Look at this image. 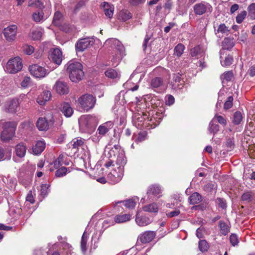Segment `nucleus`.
I'll use <instances>...</instances> for the list:
<instances>
[{"mask_svg":"<svg viewBox=\"0 0 255 255\" xmlns=\"http://www.w3.org/2000/svg\"><path fill=\"white\" fill-rule=\"evenodd\" d=\"M60 111L66 117H70L73 113V109L68 103H64L61 104L60 107Z\"/></svg>","mask_w":255,"mask_h":255,"instance_id":"nucleus-21","label":"nucleus"},{"mask_svg":"<svg viewBox=\"0 0 255 255\" xmlns=\"http://www.w3.org/2000/svg\"><path fill=\"white\" fill-rule=\"evenodd\" d=\"M11 157V152L8 149L4 150L0 147V161L9 159Z\"/></svg>","mask_w":255,"mask_h":255,"instance_id":"nucleus-39","label":"nucleus"},{"mask_svg":"<svg viewBox=\"0 0 255 255\" xmlns=\"http://www.w3.org/2000/svg\"><path fill=\"white\" fill-rule=\"evenodd\" d=\"M215 123L216 121H214V119H213L210 122L208 128L209 132L213 134H215L219 131V125Z\"/></svg>","mask_w":255,"mask_h":255,"instance_id":"nucleus-37","label":"nucleus"},{"mask_svg":"<svg viewBox=\"0 0 255 255\" xmlns=\"http://www.w3.org/2000/svg\"><path fill=\"white\" fill-rule=\"evenodd\" d=\"M3 68L6 72L14 74L22 69V65H4Z\"/></svg>","mask_w":255,"mask_h":255,"instance_id":"nucleus-20","label":"nucleus"},{"mask_svg":"<svg viewBox=\"0 0 255 255\" xmlns=\"http://www.w3.org/2000/svg\"><path fill=\"white\" fill-rule=\"evenodd\" d=\"M249 14L251 18L253 19H255V3H253L251 4L248 8Z\"/></svg>","mask_w":255,"mask_h":255,"instance_id":"nucleus-50","label":"nucleus"},{"mask_svg":"<svg viewBox=\"0 0 255 255\" xmlns=\"http://www.w3.org/2000/svg\"><path fill=\"white\" fill-rule=\"evenodd\" d=\"M43 33V29L40 28L33 29L29 33V37L33 40H39L42 37Z\"/></svg>","mask_w":255,"mask_h":255,"instance_id":"nucleus-26","label":"nucleus"},{"mask_svg":"<svg viewBox=\"0 0 255 255\" xmlns=\"http://www.w3.org/2000/svg\"><path fill=\"white\" fill-rule=\"evenodd\" d=\"M45 148V143L43 141H38L32 147V150L34 154L41 153Z\"/></svg>","mask_w":255,"mask_h":255,"instance_id":"nucleus-28","label":"nucleus"},{"mask_svg":"<svg viewBox=\"0 0 255 255\" xmlns=\"http://www.w3.org/2000/svg\"><path fill=\"white\" fill-rule=\"evenodd\" d=\"M36 126L40 130H47L49 128V123L45 118H40L37 121Z\"/></svg>","mask_w":255,"mask_h":255,"instance_id":"nucleus-24","label":"nucleus"},{"mask_svg":"<svg viewBox=\"0 0 255 255\" xmlns=\"http://www.w3.org/2000/svg\"><path fill=\"white\" fill-rule=\"evenodd\" d=\"M78 103L80 106L84 110L88 111L93 108L96 99L95 97L91 94H85L81 96L78 99Z\"/></svg>","mask_w":255,"mask_h":255,"instance_id":"nucleus-4","label":"nucleus"},{"mask_svg":"<svg viewBox=\"0 0 255 255\" xmlns=\"http://www.w3.org/2000/svg\"><path fill=\"white\" fill-rule=\"evenodd\" d=\"M49 185L47 184H42L41 186L40 194L41 196L44 197L48 193V190Z\"/></svg>","mask_w":255,"mask_h":255,"instance_id":"nucleus-57","label":"nucleus"},{"mask_svg":"<svg viewBox=\"0 0 255 255\" xmlns=\"http://www.w3.org/2000/svg\"><path fill=\"white\" fill-rule=\"evenodd\" d=\"M233 98L232 96H230L228 98L227 100L224 104V109L226 110L229 109L233 106Z\"/></svg>","mask_w":255,"mask_h":255,"instance_id":"nucleus-58","label":"nucleus"},{"mask_svg":"<svg viewBox=\"0 0 255 255\" xmlns=\"http://www.w3.org/2000/svg\"><path fill=\"white\" fill-rule=\"evenodd\" d=\"M51 93L50 91H44L37 98V102L40 105H43L51 98Z\"/></svg>","mask_w":255,"mask_h":255,"instance_id":"nucleus-18","label":"nucleus"},{"mask_svg":"<svg viewBox=\"0 0 255 255\" xmlns=\"http://www.w3.org/2000/svg\"><path fill=\"white\" fill-rule=\"evenodd\" d=\"M163 85V80L160 77H155L151 80L150 86L155 91L159 89Z\"/></svg>","mask_w":255,"mask_h":255,"instance_id":"nucleus-23","label":"nucleus"},{"mask_svg":"<svg viewBox=\"0 0 255 255\" xmlns=\"http://www.w3.org/2000/svg\"><path fill=\"white\" fill-rule=\"evenodd\" d=\"M193 10L196 15H201L207 12H211L212 7L209 3L202 1L195 4L193 6Z\"/></svg>","mask_w":255,"mask_h":255,"instance_id":"nucleus-9","label":"nucleus"},{"mask_svg":"<svg viewBox=\"0 0 255 255\" xmlns=\"http://www.w3.org/2000/svg\"><path fill=\"white\" fill-rule=\"evenodd\" d=\"M124 168L123 167H115L108 174L107 179L112 184L119 182L122 179L124 175Z\"/></svg>","mask_w":255,"mask_h":255,"instance_id":"nucleus-6","label":"nucleus"},{"mask_svg":"<svg viewBox=\"0 0 255 255\" xmlns=\"http://www.w3.org/2000/svg\"><path fill=\"white\" fill-rule=\"evenodd\" d=\"M31 83V79L29 77H25L21 82V86L22 88L28 87Z\"/></svg>","mask_w":255,"mask_h":255,"instance_id":"nucleus-55","label":"nucleus"},{"mask_svg":"<svg viewBox=\"0 0 255 255\" xmlns=\"http://www.w3.org/2000/svg\"><path fill=\"white\" fill-rule=\"evenodd\" d=\"M26 151V146L23 143H19L15 146V152L16 155L19 157H24L25 155Z\"/></svg>","mask_w":255,"mask_h":255,"instance_id":"nucleus-27","label":"nucleus"},{"mask_svg":"<svg viewBox=\"0 0 255 255\" xmlns=\"http://www.w3.org/2000/svg\"><path fill=\"white\" fill-rule=\"evenodd\" d=\"M219 227L220 233L224 236L226 235L230 231L229 227L223 221L219 222Z\"/></svg>","mask_w":255,"mask_h":255,"instance_id":"nucleus-40","label":"nucleus"},{"mask_svg":"<svg viewBox=\"0 0 255 255\" xmlns=\"http://www.w3.org/2000/svg\"><path fill=\"white\" fill-rule=\"evenodd\" d=\"M255 196L252 191H246L242 196V200L246 203H250L255 200Z\"/></svg>","mask_w":255,"mask_h":255,"instance_id":"nucleus-31","label":"nucleus"},{"mask_svg":"<svg viewBox=\"0 0 255 255\" xmlns=\"http://www.w3.org/2000/svg\"><path fill=\"white\" fill-rule=\"evenodd\" d=\"M136 224L141 227L149 225L150 223V220L148 217L145 216H139L137 214L135 218Z\"/></svg>","mask_w":255,"mask_h":255,"instance_id":"nucleus-25","label":"nucleus"},{"mask_svg":"<svg viewBox=\"0 0 255 255\" xmlns=\"http://www.w3.org/2000/svg\"><path fill=\"white\" fill-rule=\"evenodd\" d=\"M190 55L193 58L199 59L204 56L205 50L202 47L198 45L191 49Z\"/></svg>","mask_w":255,"mask_h":255,"instance_id":"nucleus-16","label":"nucleus"},{"mask_svg":"<svg viewBox=\"0 0 255 255\" xmlns=\"http://www.w3.org/2000/svg\"><path fill=\"white\" fill-rule=\"evenodd\" d=\"M138 201V198L134 196L131 199H128L125 201H118L116 202L115 204L117 205L119 203H123L124 205L128 209H132L134 208L136 205V203Z\"/></svg>","mask_w":255,"mask_h":255,"instance_id":"nucleus-22","label":"nucleus"},{"mask_svg":"<svg viewBox=\"0 0 255 255\" xmlns=\"http://www.w3.org/2000/svg\"><path fill=\"white\" fill-rule=\"evenodd\" d=\"M56 68V67H53L51 69L48 70L40 65H29L28 69L30 74L34 77L41 78L44 77L50 71L53 70Z\"/></svg>","mask_w":255,"mask_h":255,"instance_id":"nucleus-5","label":"nucleus"},{"mask_svg":"<svg viewBox=\"0 0 255 255\" xmlns=\"http://www.w3.org/2000/svg\"><path fill=\"white\" fill-rule=\"evenodd\" d=\"M185 47L183 44L179 43L174 48V54L178 57H180L183 53Z\"/></svg>","mask_w":255,"mask_h":255,"instance_id":"nucleus-41","label":"nucleus"},{"mask_svg":"<svg viewBox=\"0 0 255 255\" xmlns=\"http://www.w3.org/2000/svg\"><path fill=\"white\" fill-rule=\"evenodd\" d=\"M247 15V12L245 10L242 11L236 17V21L238 23H241Z\"/></svg>","mask_w":255,"mask_h":255,"instance_id":"nucleus-53","label":"nucleus"},{"mask_svg":"<svg viewBox=\"0 0 255 255\" xmlns=\"http://www.w3.org/2000/svg\"><path fill=\"white\" fill-rule=\"evenodd\" d=\"M180 212L179 210H175V211H171L168 213L166 214V215L168 217L172 218L173 217L177 216L179 215Z\"/></svg>","mask_w":255,"mask_h":255,"instance_id":"nucleus-64","label":"nucleus"},{"mask_svg":"<svg viewBox=\"0 0 255 255\" xmlns=\"http://www.w3.org/2000/svg\"><path fill=\"white\" fill-rule=\"evenodd\" d=\"M48 57L55 64H61L62 60V52L57 48L51 49Z\"/></svg>","mask_w":255,"mask_h":255,"instance_id":"nucleus-14","label":"nucleus"},{"mask_svg":"<svg viewBox=\"0 0 255 255\" xmlns=\"http://www.w3.org/2000/svg\"><path fill=\"white\" fill-rule=\"evenodd\" d=\"M81 128H83L85 132L91 131L95 126V120L91 116L82 117L79 121Z\"/></svg>","mask_w":255,"mask_h":255,"instance_id":"nucleus-7","label":"nucleus"},{"mask_svg":"<svg viewBox=\"0 0 255 255\" xmlns=\"http://www.w3.org/2000/svg\"><path fill=\"white\" fill-rule=\"evenodd\" d=\"M17 27L15 24L9 25L4 28L3 33L4 38L8 42L14 41L17 34Z\"/></svg>","mask_w":255,"mask_h":255,"instance_id":"nucleus-10","label":"nucleus"},{"mask_svg":"<svg viewBox=\"0 0 255 255\" xmlns=\"http://www.w3.org/2000/svg\"><path fill=\"white\" fill-rule=\"evenodd\" d=\"M216 203L218 205L219 207L222 209L226 208V202L225 200L222 198H218L216 199Z\"/></svg>","mask_w":255,"mask_h":255,"instance_id":"nucleus-59","label":"nucleus"},{"mask_svg":"<svg viewBox=\"0 0 255 255\" xmlns=\"http://www.w3.org/2000/svg\"><path fill=\"white\" fill-rule=\"evenodd\" d=\"M105 74L107 77L111 79H119L121 76L120 72L113 69H110L106 70Z\"/></svg>","mask_w":255,"mask_h":255,"instance_id":"nucleus-30","label":"nucleus"},{"mask_svg":"<svg viewBox=\"0 0 255 255\" xmlns=\"http://www.w3.org/2000/svg\"><path fill=\"white\" fill-rule=\"evenodd\" d=\"M69 73V78L73 82L81 80L84 76L82 65H69L67 68Z\"/></svg>","mask_w":255,"mask_h":255,"instance_id":"nucleus-3","label":"nucleus"},{"mask_svg":"<svg viewBox=\"0 0 255 255\" xmlns=\"http://www.w3.org/2000/svg\"><path fill=\"white\" fill-rule=\"evenodd\" d=\"M215 34L218 37H222L224 35H228L229 32V29L225 24L221 23L217 26L216 28L215 24L214 26Z\"/></svg>","mask_w":255,"mask_h":255,"instance_id":"nucleus-17","label":"nucleus"},{"mask_svg":"<svg viewBox=\"0 0 255 255\" xmlns=\"http://www.w3.org/2000/svg\"><path fill=\"white\" fill-rule=\"evenodd\" d=\"M155 236V234L152 231H146L141 234L139 239L141 242L145 244L151 242Z\"/></svg>","mask_w":255,"mask_h":255,"instance_id":"nucleus-19","label":"nucleus"},{"mask_svg":"<svg viewBox=\"0 0 255 255\" xmlns=\"http://www.w3.org/2000/svg\"><path fill=\"white\" fill-rule=\"evenodd\" d=\"M213 119H214L215 121H216L215 120L216 119L217 120L218 122L220 124H222L223 125H226V123H227L226 120L222 116L216 115Z\"/></svg>","mask_w":255,"mask_h":255,"instance_id":"nucleus-62","label":"nucleus"},{"mask_svg":"<svg viewBox=\"0 0 255 255\" xmlns=\"http://www.w3.org/2000/svg\"><path fill=\"white\" fill-rule=\"evenodd\" d=\"M114 126V123L112 121L107 122L100 125L97 130V134H99V136L97 138L93 137V140L97 141L99 140V137H101L106 135V134Z\"/></svg>","mask_w":255,"mask_h":255,"instance_id":"nucleus-11","label":"nucleus"},{"mask_svg":"<svg viewBox=\"0 0 255 255\" xmlns=\"http://www.w3.org/2000/svg\"><path fill=\"white\" fill-rule=\"evenodd\" d=\"M143 210L145 212L157 213L158 212V207L157 204L153 203L143 207Z\"/></svg>","mask_w":255,"mask_h":255,"instance_id":"nucleus-33","label":"nucleus"},{"mask_svg":"<svg viewBox=\"0 0 255 255\" xmlns=\"http://www.w3.org/2000/svg\"><path fill=\"white\" fill-rule=\"evenodd\" d=\"M19 105L18 99H13L7 101L3 107V111L10 113H15Z\"/></svg>","mask_w":255,"mask_h":255,"instance_id":"nucleus-13","label":"nucleus"},{"mask_svg":"<svg viewBox=\"0 0 255 255\" xmlns=\"http://www.w3.org/2000/svg\"><path fill=\"white\" fill-rule=\"evenodd\" d=\"M190 203L194 205L199 203L201 201V196L197 192L193 193L189 197Z\"/></svg>","mask_w":255,"mask_h":255,"instance_id":"nucleus-36","label":"nucleus"},{"mask_svg":"<svg viewBox=\"0 0 255 255\" xmlns=\"http://www.w3.org/2000/svg\"><path fill=\"white\" fill-rule=\"evenodd\" d=\"M115 149L116 150H118L119 149L121 150V148L119 145H115L114 148H112V151L115 152V151L114 150ZM124 151L123 150H121V152L120 153L119 155L118 156L116 161V167H123L124 168V165L126 163V159L124 154Z\"/></svg>","mask_w":255,"mask_h":255,"instance_id":"nucleus-15","label":"nucleus"},{"mask_svg":"<svg viewBox=\"0 0 255 255\" xmlns=\"http://www.w3.org/2000/svg\"><path fill=\"white\" fill-rule=\"evenodd\" d=\"M23 61L20 56H16L10 58L7 64H22Z\"/></svg>","mask_w":255,"mask_h":255,"instance_id":"nucleus-51","label":"nucleus"},{"mask_svg":"<svg viewBox=\"0 0 255 255\" xmlns=\"http://www.w3.org/2000/svg\"><path fill=\"white\" fill-rule=\"evenodd\" d=\"M23 51L25 54L30 55L33 53L34 48L33 46L30 45H25L23 47Z\"/></svg>","mask_w":255,"mask_h":255,"instance_id":"nucleus-54","label":"nucleus"},{"mask_svg":"<svg viewBox=\"0 0 255 255\" xmlns=\"http://www.w3.org/2000/svg\"><path fill=\"white\" fill-rule=\"evenodd\" d=\"M230 243L233 246L237 245L239 243V239L235 234H232L230 237Z\"/></svg>","mask_w":255,"mask_h":255,"instance_id":"nucleus-56","label":"nucleus"},{"mask_svg":"<svg viewBox=\"0 0 255 255\" xmlns=\"http://www.w3.org/2000/svg\"><path fill=\"white\" fill-rule=\"evenodd\" d=\"M53 90L60 95H66L69 92V88L68 84L60 80H58L56 82L53 87Z\"/></svg>","mask_w":255,"mask_h":255,"instance_id":"nucleus-12","label":"nucleus"},{"mask_svg":"<svg viewBox=\"0 0 255 255\" xmlns=\"http://www.w3.org/2000/svg\"><path fill=\"white\" fill-rule=\"evenodd\" d=\"M106 43L111 44L112 47L118 50L117 54L112 55L111 62L113 63H121L123 58L126 55L125 49L122 43L116 39H109L106 41Z\"/></svg>","mask_w":255,"mask_h":255,"instance_id":"nucleus-2","label":"nucleus"},{"mask_svg":"<svg viewBox=\"0 0 255 255\" xmlns=\"http://www.w3.org/2000/svg\"><path fill=\"white\" fill-rule=\"evenodd\" d=\"M103 7L105 15L111 18L113 15L114 6L108 2H104L103 3Z\"/></svg>","mask_w":255,"mask_h":255,"instance_id":"nucleus-29","label":"nucleus"},{"mask_svg":"<svg viewBox=\"0 0 255 255\" xmlns=\"http://www.w3.org/2000/svg\"><path fill=\"white\" fill-rule=\"evenodd\" d=\"M130 217L129 214L119 215L115 217V221L117 223H122L129 221Z\"/></svg>","mask_w":255,"mask_h":255,"instance_id":"nucleus-35","label":"nucleus"},{"mask_svg":"<svg viewBox=\"0 0 255 255\" xmlns=\"http://www.w3.org/2000/svg\"><path fill=\"white\" fill-rule=\"evenodd\" d=\"M134 118L137 122L138 123V125H140V123H142L145 119L148 118V116L146 113H142V115L138 114L134 116Z\"/></svg>","mask_w":255,"mask_h":255,"instance_id":"nucleus-46","label":"nucleus"},{"mask_svg":"<svg viewBox=\"0 0 255 255\" xmlns=\"http://www.w3.org/2000/svg\"><path fill=\"white\" fill-rule=\"evenodd\" d=\"M62 14L59 11H56L54 16L53 23L56 25L59 24V21L62 18Z\"/></svg>","mask_w":255,"mask_h":255,"instance_id":"nucleus-52","label":"nucleus"},{"mask_svg":"<svg viewBox=\"0 0 255 255\" xmlns=\"http://www.w3.org/2000/svg\"><path fill=\"white\" fill-rule=\"evenodd\" d=\"M67 172V168L65 167H62L56 170L55 176L57 177H61L65 176Z\"/></svg>","mask_w":255,"mask_h":255,"instance_id":"nucleus-49","label":"nucleus"},{"mask_svg":"<svg viewBox=\"0 0 255 255\" xmlns=\"http://www.w3.org/2000/svg\"><path fill=\"white\" fill-rule=\"evenodd\" d=\"M95 42L94 37H86L81 38L77 42L76 50L79 52H83L87 48L93 46Z\"/></svg>","mask_w":255,"mask_h":255,"instance_id":"nucleus-8","label":"nucleus"},{"mask_svg":"<svg viewBox=\"0 0 255 255\" xmlns=\"http://www.w3.org/2000/svg\"><path fill=\"white\" fill-rule=\"evenodd\" d=\"M16 123L14 122H5L3 120L0 121V129L3 128L0 137L2 141H7L11 139L15 133Z\"/></svg>","mask_w":255,"mask_h":255,"instance_id":"nucleus-1","label":"nucleus"},{"mask_svg":"<svg viewBox=\"0 0 255 255\" xmlns=\"http://www.w3.org/2000/svg\"><path fill=\"white\" fill-rule=\"evenodd\" d=\"M233 77V73L232 71H228L225 72L221 76V79L222 80L223 82L224 81H230Z\"/></svg>","mask_w":255,"mask_h":255,"instance_id":"nucleus-45","label":"nucleus"},{"mask_svg":"<svg viewBox=\"0 0 255 255\" xmlns=\"http://www.w3.org/2000/svg\"><path fill=\"white\" fill-rule=\"evenodd\" d=\"M88 240V236L85 232L83 234L81 241V248L83 252H85L87 250V242Z\"/></svg>","mask_w":255,"mask_h":255,"instance_id":"nucleus-43","label":"nucleus"},{"mask_svg":"<svg viewBox=\"0 0 255 255\" xmlns=\"http://www.w3.org/2000/svg\"><path fill=\"white\" fill-rule=\"evenodd\" d=\"M118 17L119 19L125 21L131 18L132 14L128 10H122L119 12Z\"/></svg>","mask_w":255,"mask_h":255,"instance_id":"nucleus-32","label":"nucleus"},{"mask_svg":"<svg viewBox=\"0 0 255 255\" xmlns=\"http://www.w3.org/2000/svg\"><path fill=\"white\" fill-rule=\"evenodd\" d=\"M234 45L235 44L233 40L229 38H225L223 41V45L227 49L232 48Z\"/></svg>","mask_w":255,"mask_h":255,"instance_id":"nucleus-47","label":"nucleus"},{"mask_svg":"<svg viewBox=\"0 0 255 255\" xmlns=\"http://www.w3.org/2000/svg\"><path fill=\"white\" fill-rule=\"evenodd\" d=\"M72 143L73 147L74 148H77L83 144L84 141L81 139H77L76 140H73Z\"/></svg>","mask_w":255,"mask_h":255,"instance_id":"nucleus-60","label":"nucleus"},{"mask_svg":"<svg viewBox=\"0 0 255 255\" xmlns=\"http://www.w3.org/2000/svg\"><path fill=\"white\" fill-rule=\"evenodd\" d=\"M209 248V245L205 240H201L199 242V249L202 252L207 251Z\"/></svg>","mask_w":255,"mask_h":255,"instance_id":"nucleus-48","label":"nucleus"},{"mask_svg":"<svg viewBox=\"0 0 255 255\" xmlns=\"http://www.w3.org/2000/svg\"><path fill=\"white\" fill-rule=\"evenodd\" d=\"M215 185L214 184L212 183H208L204 186V190L207 192H210L211 191L215 188Z\"/></svg>","mask_w":255,"mask_h":255,"instance_id":"nucleus-61","label":"nucleus"},{"mask_svg":"<svg viewBox=\"0 0 255 255\" xmlns=\"http://www.w3.org/2000/svg\"><path fill=\"white\" fill-rule=\"evenodd\" d=\"M243 119V116L241 112H236L234 113L233 116V122L235 125H239L240 124Z\"/></svg>","mask_w":255,"mask_h":255,"instance_id":"nucleus-42","label":"nucleus"},{"mask_svg":"<svg viewBox=\"0 0 255 255\" xmlns=\"http://www.w3.org/2000/svg\"><path fill=\"white\" fill-rule=\"evenodd\" d=\"M33 20L36 22H40L43 20V13L42 12H34L32 14Z\"/></svg>","mask_w":255,"mask_h":255,"instance_id":"nucleus-44","label":"nucleus"},{"mask_svg":"<svg viewBox=\"0 0 255 255\" xmlns=\"http://www.w3.org/2000/svg\"><path fill=\"white\" fill-rule=\"evenodd\" d=\"M147 136V132L146 131H142L138 133L137 140L138 141H142L145 139Z\"/></svg>","mask_w":255,"mask_h":255,"instance_id":"nucleus-63","label":"nucleus"},{"mask_svg":"<svg viewBox=\"0 0 255 255\" xmlns=\"http://www.w3.org/2000/svg\"><path fill=\"white\" fill-rule=\"evenodd\" d=\"M46 3V0H43ZM43 1L42 0H30L28 3V6L31 7H35L40 9L43 8Z\"/></svg>","mask_w":255,"mask_h":255,"instance_id":"nucleus-38","label":"nucleus"},{"mask_svg":"<svg viewBox=\"0 0 255 255\" xmlns=\"http://www.w3.org/2000/svg\"><path fill=\"white\" fill-rule=\"evenodd\" d=\"M161 192L160 188L159 186L156 185H152L149 187L148 191H147V194L148 196L150 195L154 196H157Z\"/></svg>","mask_w":255,"mask_h":255,"instance_id":"nucleus-34","label":"nucleus"}]
</instances>
